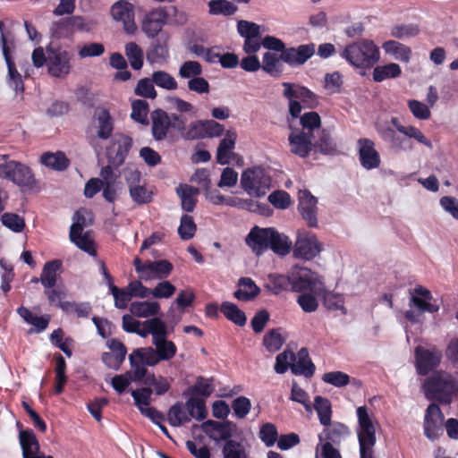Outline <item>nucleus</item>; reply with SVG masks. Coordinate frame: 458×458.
Segmentation results:
<instances>
[{"label": "nucleus", "mask_w": 458, "mask_h": 458, "mask_svg": "<svg viewBox=\"0 0 458 458\" xmlns=\"http://www.w3.org/2000/svg\"><path fill=\"white\" fill-rule=\"evenodd\" d=\"M340 56L358 69L373 67L380 58L379 48L370 39H361L347 45Z\"/></svg>", "instance_id": "nucleus-1"}, {"label": "nucleus", "mask_w": 458, "mask_h": 458, "mask_svg": "<svg viewBox=\"0 0 458 458\" xmlns=\"http://www.w3.org/2000/svg\"><path fill=\"white\" fill-rule=\"evenodd\" d=\"M424 388L428 399L437 400L445 404L452 402L458 390L456 381L444 371H437L428 377Z\"/></svg>", "instance_id": "nucleus-2"}, {"label": "nucleus", "mask_w": 458, "mask_h": 458, "mask_svg": "<svg viewBox=\"0 0 458 458\" xmlns=\"http://www.w3.org/2000/svg\"><path fill=\"white\" fill-rule=\"evenodd\" d=\"M114 131V119L110 112L105 107H97L86 129V139L89 144L98 151L100 148L99 140H108Z\"/></svg>", "instance_id": "nucleus-3"}, {"label": "nucleus", "mask_w": 458, "mask_h": 458, "mask_svg": "<svg viewBox=\"0 0 458 458\" xmlns=\"http://www.w3.org/2000/svg\"><path fill=\"white\" fill-rule=\"evenodd\" d=\"M0 179L11 181L20 187L32 188L36 185L30 168L10 159L7 155H0Z\"/></svg>", "instance_id": "nucleus-4"}, {"label": "nucleus", "mask_w": 458, "mask_h": 458, "mask_svg": "<svg viewBox=\"0 0 458 458\" xmlns=\"http://www.w3.org/2000/svg\"><path fill=\"white\" fill-rule=\"evenodd\" d=\"M357 417L359 422L357 436L360 458H374L373 447L376 444V430L365 406L357 409Z\"/></svg>", "instance_id": "nucleus-5"}, {"label": "nucleus", "mask_w": 458, "mask_h": 458, "mask_svg": "<svg viewBox=\"0 0 458 458\" xmlns=\"http://www.w3.org/2000/svg\"><path fill=\"white\" fill-rule=\"evenodd\" d=\"M431 293L422 287L414 288V293L410 299V310L405 312V318L412 323L419 322L420 316L424 312L435 313L439 310V305L432 301Z\"/></svg>", "instance_id": "nucleus-6"}, {"label": "nucleus", "mask_w": 458, "mask_h": 458, "mask_svg": "<svg viewBox=\"0 0 458 458\" xmlns=\"http://www.w3.org/2000/svg\"><path fill=\"white\" fill-rule=\"evenodd\" d=\"M152 135L153 138L161 141L169 137V130L173 129L179 132L183 129L182 114H168L164 110L157 109L151 114Z\"/></svg>", "instance_id": "nucleus-7"}, {"label": "nucleus", "mask_w": 458, "mask_h": 458, "mask_svg": "<svg viewBox=\"0 0 458 458\" xmlns=\"http://www.w3.org/2000/svg\"><path fill=\"white\" fill-rule=\"evenodd\" d=\"M270 177L260 167L248 168L241 176V186L251 197L259 198L268 191Z\"/></svg>", "instance_id": "nucleus-8"}, {"label": "nucleus", "mask_w": 458, "mask_h": 458, "mask_svg": "<svg viewBox=\"0 0 458 458\" xmlns=\"http://www.w3.org/2000/svg\"><path fill=\"white\" fill-rule=\"evenodd\" d=\"M123 177L133 202L141 205L151 201L153 192L146 186L140 171L127 167L123 171Z\"/></svg>", "instance_id": "nucleus-9"}, {"label": "nucleus", "mask_w": 458, "mask_h": 458, "mask_svg": "<svg viewBox=\"0 0 458 458\" xmlns=\"http://www.w3.org/2000/svg\"><path fill=\"white\" fill-rule=\"evenodd\" d=\"M133 265L140 280L149 281L166 278L173 270V265L165 260L142 262L140 258H135Z\"/></svg>", "instance_id": "nucleus-10"}, {"label": "nucleus", "mask_w": 458, "mask_h": 458, "mask_svg": "<svg viewBox=\"0 0 458 458\" xmlns=\"http://www.w3.org/2000/svg\"><path fill=\"white\" fill-rule=\"evenodd\" d=\"M292 249L295 258L306 260L314 259L322 250L316 235L306 230L297 231L295 243Z\"/></svg>", "instance_id": "nucleus-11"}, {"label": "nucleus", "mask_w": 458, "mask_h": 458, "mask_svg": "<svg viewBox=\"0 0 458 458\" xmlns=\"http://www.w3.org/2000/svg\"><path fill=\"white\" fill-rule=\"evenodd\" d=\"M47 54L49 74L56 78H65L71 71V54L62 47H47Z\"/></svg>", "instance_id": "nucleus-12"}, {"label": "nucleus", "mask_w": 458, "mask_h": 458, "mask_svg": "<svg viewBox=\"0 0 458 458\" xmlns=\"http://www.w3.org/2000/svg\"><path fill=\"white\" fill-rule=\"evenodd\" d=\"M4 23L0 21L1 32V47L4 61L8 68L6 82L8 86L13 89L16 93H22L24 90V84L21 73L17 71L15 64L11 57L10 47L7 44L6 37L3 31Z\"/></svg>", "instance_id": "nucleus-13"}, {"label": "nucleus", "mask_w": 458, "mask_h": 458, "mask_svg": "<svg viewBox=\"0 0 458 458\" xmlns=\"http://www.w3.org/2000/svg\"><path fill=\"white\" fill-rule=\"evenodd\" d=\"M202 431L215 442L227 441L237 434V426L230 420H207L201 424Z\"/></svg>", "instance_id": "nucleus-14"}, {"label": "nucleus", "mask_w": 458, "mask_h": 458, "mask_svg": "<svg viewBox=\"0 0 458 458\" xmlns=\"http://www.w3.org/2000/svg\"><path fill=\"white\" fill-rule=\"evenodd\" d=\"M291 291L301 293L312 291L318 283V276L303 267H293L290 271Z\"/></svg>", "instance_id": "nucleus-15"}, {"label": "nucleus", "mask_w": 458, "mask_h": 458, "mask_svg": "<svg viewBox=\"0 0 458 458\" xmlns=\"http://www.w3.org/2000/svg\"><path fill=\"white\" fill-rule=\"evenodd\" d=\"M444 415L435 403H431L426 410L424 417V434L431 441H434L443 434Z\"/></svg>", "instance_id": "nucleus-16"}, {"label": "nucleus", "mask_w": 458, "mask_h": 458, "mask_svg": "<svg viewBox=\"0 0 458 458\" xmlns=\"http://www.w3.org/2000/svg\"><path fill=\"white\" fill-rule=\"evenodd\" d=\"M283 87L284 88L283 95L289 102V113L293 118H297L302 110L299 99L313 98L314 95L308 89L289 82H284Z\"/></svg>", "instance_id": "nucleus-17"}, {"label": "nucleus", "mask_w": 458, "mask_h": 458, "mask_svg": "<svg viewBox=\"0 0 458 458\" xmlns=\"http://www.w3.org/2000/svg\"><path fill=\"white\" fill-rule=\"evenodd\" d=\"M168 14L164 8H155L145 14L141 30L148 38H156L166 24Z\"/></svg>", "instance_id": "nucleus-18"}, {"label": "nucleus", "mask_w": 458, "mask_h": 458, "mask_svg": "<svg viewBox=\"0 0 458 458\" xmlns=\"http://www.w3.org/2000/svg\"><path fill=\"white\" fill-rule=\"evenodd\" d=\"M112 17L123 24V30L127 34L132 35L137 30L134 22V6L125 1L120 0L114 3L111 7Z\"/></svg>", "instance_id": "nucleus-19"}, {"label": "nucleus", "mask_w": 458, "mask_h": 458, "mask_svg": "<svg viewBox=\"0 0 458 458\" xmlns=\"http://www.w3.org/2000/svg\"><path fill=\"white\" fill-rule=\"evenodd\" d=\"M359 160L360 165L366 170L379 167L381 157L375 148V143L369 139L361 138L357 141Z\"/></svg>", "instance_id": "nucleus-20"}, {"label": "nucleus", "mask_w": 458, "mask_h": 458, "mask_svg": "<svg viewBox=\"0 0 458 458\" xmlns=\"http://www.w3.org/2000/svg\"><path fill=\"white\" fill-rule=\"evenodd\" d=\"M318 199L307 190L299 191L298 210L310 227L318 226Z\"/></svg>", "instance_id": "nucleus-21"}, {"label": "nucleus", "mask_w": 458, "mask_h": 458, "mask_svg": "<svg viewBox=\"0 0 458 458\" xmlns=\"http://www.w3.org/2000/svg\"><path fill=\"white\" fill-rule=\"evenodd\" d=\"M316 51L315 44H303L297 47H288L282 53V60L290 66H299L305 64Z\"/></svg>", "instance_id": "nucleus-22"}, {"label": "nucleus", "mask_w": 458, "mask_h": 458, "mask_svg": "<svg viewBox=\"0 0 458 458\" xmlns=\"http://www.w3.org/2000/svg\"><path fill=\"white\" fill-rule=\"evenodd\" d=\"M415 356L419 373L426 375L439 364L442 353L436 348L428 350L421 346H418L415 350Z\"/></svg>", "instance_id": "nucleus-23"}, {"label": "nucleus", "mask_w": 458, "mask_h": 458, "mask_svg": "<svg viewBox=\"0 0 458 458\" xmlns=\"http://www.w3.org/2000/svg\"><path fill=\"white\" fill-rule=\"evenodd\" d=\"M291 152L301 157H307L313 146V136L304 131L294 129L288 138Z\"/></svg>", "instance_id": "nucleus-24"}, {"label": "nucleus", "mask_w": 458, "mask_h": 458, "mask_svg": "<svg viewBox=\"0 0 458 458\" xmlns=\"http://www.w3.org/2000/svg\"><path fill=\"white\" fill-rule=\"evenodd\" d=\"M272 229L254 227L247 235L246 243L257 255H261L269 248Z\"/></svg>", "instance_id": "nucleus-25"}, {"label": "nucleus", "mask_w": 458, "mask_h": 458, "mask_svg": "<svg viewBox=\"0 0 458 458\" xmlns=\"http://www.w3.org/2000/svg\"><path fill=\"white\" fill-rule=\"evenodd\" d=\"M152 390L148 387L133 390L131 396L134 399L135 405L140 412L152 420L162 419V415L154 408L150 407Z\"/></svg>", "instance_id": "nucleus-26"}, {"label": "nucleus", "mask_w": 458, "mask_h": 458, "mask_svg": "<svg viewBox=\"0 0 458 458\" xmlns=\"http://www.w3.org/2000/svg\"><path fill=\"white\" fill-rule=\"evenodd\" d=\"M167 338L168 330L166 326L152 343L161 360H170L177 352V347L174 343Z\"/></svg>", "instance_id": "nucleus-27"}, {"label": "nucleus", "mask_w": 458, "mask_h": 458, "mask_svg": "<svg viewBox=\"0 0 458 458\" xmlns=\"http://www.w3.org/2000/svg\"><path fill=\"white\" fill-rule=\"evenodd\" d=\"M23 458H41L39 444L32 430L21 431L19 435Z\"/></svg>", "instance_id": "nucleus-28"}, {"label": "nucleus", "mask_w": 458, "mask_h": 458, "mask_svg": "<svg viewBox=\"0 0 458 458\" xmlns=\"http://www.w3.org/2000/svg\"><path fill=\"white\" fill-rule=\"evenodd\" d=\"M131 314L137 318H157L160 314V304L157 301H133L129 306Z\"/></svg>", "instance_id": "nucleus-29"}, {"label": "nucleus", "mask_w": 458, "mask_h": 458, "mask_svg": "<svg viewBox=\"0 0 458 458\" xmlns=\"http://www.w3.org/2000/svg\"><path fill=\"white\" fill-rule=\"evenodd\" d=\"M237 133L234 130H228L225 138L220 141L216 151V161L220 165H227L235 147Z\"/></svg>", "instance_id": "nucleus-30"}, {"label": "nucleus", "mask_w": 458, "mask_h": 458, "mask_svg": "<svg viewBox=\"0 0 458 458\" xmlns=\"http://www.w3.org/2000/svg\"><path fill=\"white\" fill-rule=\"evenodd\" d=\"M291 370L294 375H303L306 377H310L314 374L315 366L306 348H301L295 355V360L291 364Z\"/></svg>", "instance_id": "nucleus-31"}, {"label": "nucleus", "mask_w": 458, "mask_h": 458, "mask_svg": "<svg viewBox=\"0 0 458 458\" xmlns=\"http://www.w3.org/2000/svg\"><path fill=\"white\" fill-rule=\"evenodd\" d=\"M176 193L181 200L182 208L186 212H192L197 204V196L199 190L188 184H180Z\"/></svg>", "instance_id": "nucleus-32"}, {"label": "nucleus", "mask_w": 458, "mask_h": 458, "mask_svg": "<svg viewBox=\"0 0 458 458\" xmlns=\"http://www.w3.org/2000/svg\"><path fill=\"white\" fill-rule=\"evenodd\" d=\"M322 433L318 435L319 442L339 443L349 435L348 428L340 422L329 423Z\"/></svg>", "instance_id": "nucleus-33"}, {"label": "nucleus", "mask_w": 458, "mask_h": 458, "mask_svg": "<svg viewBox=\"0 0 458 458\" xmlns=\"http://www.w3.org/2000/svg\"><path fill=\"white\" fill-rule=\"evenodd\" d=\"M61 267L62 262L58 259L45 263L39 277L40 283L45 288L51 289L55 286Z\"/></svg>", "instance_id": "nucleus-34"}, {"label": "nucleus", "mask_w": 458, "mask_h": 458, "mask_svg": "<svg viewBox=\"0 0 458 458\" xmlns=\"http://www.w3.org/2000/svg\"><path fill=\"white\" fill-rule=\"evenodd\" d=\"M382 48L386 55H392L395 60L408 64L411 56V49L395 40H387L383 43Z\"/></svg>", "instance_id": "nucleus-35"}, {"label": "nucleus", "mask_w": 458, "mask_h": 458, "mask_svg": "<svg viewBox=\"0 0 458 458\" xmlns=\"http://www.w3.org/2000/svg\"><path fill=\"white\" fill-rule=\"evenodd\" d=\"M238 286L239 289L234 292L233 296L239 301H252L260 293V289L256 285L255 282L250 277L240 278Z\"/></svg>", "instance_id": "nucleus-36"}, {"label": "nucleus", "mask_w": 458, "mask_h": 458, "mask_svg": "<svg viewBox=\"0 0 458 458\" xmlns=\"http://www.w3.org/2000/svg\"><path fill=\"white\" fill-rule=\"evenodd\" d=\"M165 327V322L160 318H151L142 321L141 326L136 329L137 332H134V334L141 337H147L148 335H151L153 343Z\"/></svg>", "instance_id": "nucleus-37"}, {"label": "nucleus", "mask_w": 458, "mask_h": 458, "mask_svg": "<svg viewBox=\"0 0 458 458\" xmlns=\"http://www.w3.org/2000/svg\"><path fill=\"white\" fill-rule=\"evenodd\" d=\"M269 248L279 256H286L293 248V242L287 235L280 233L273 228Z\"/></svg>", "instance_id": "nucleus-38"}, {"label": "nucleus", "mask_w": 458, "mask_h": 458, "mask_svg": "<svg viewBox=\"0 0 458 458\" xmlns=\"http://www.w3.org/2000/svg\"><path fill=\"white\" fill-rule=\"evenodd\" d=\"M183 129L179 130V133L185 140H195L205 139L204 134V120H196L186 125L187 119L182 115Z\"/></svg>", "instance_id": "nucleus-39"}, {"label": "nucleus", "mask_w": 458, "mask_h": 458, "mask_svg": "<svg viewBox=\"0 0 458 458\" xmlns=\"http://www.w3.org/2000/svg\"><path fill=\"white\" fill-rule=\"evenodd\" d=\"M391 123L396 128V130L405 135L408 138L414 139L418 142L425 145L428 148H432V142L426 138V136L422 133L420 130L414 126H403L400 123L398 118L393 117L391 119Z\"/></svg>", "instance_id": "nucleus-40"}, {"label": "nucleus", "mask_w": 458, "mask_h": 458, "mask_svg": "<svg viewBox=\"0 0 458 458\" xmlns=\"http://www.w3.org/2000/svg\"><path fill=\"white\" fill-rule=\"evenodd\" d=\"M40 162L48 168L64 171L69 166V159L60 151L55 153L46 152L40 157Z\"/></svg>", "instance_id": "nucleus-41"}, {"label": "nucleus", "mask_w": 458, "mask_h": 458, "mask_svg": "<svg viewBox=\"0 0 458 458\" xmlns=\"http://www.w3.org/2000/svg\"><path fill=\"white\" fill-rule=\"evenodd\" d=\"M93 221L91 212L87 209H81L74 213L72 216V224L70 227L69 236L75 233H82L85 227L90 225Z\"/></svg>", "instance_id": "nucleus-42"}, {"label": "nucleus", "mask_w": 458, "mask_h": 458, "mask_svg": "<svg viewBox=\"0 0 458 458\" xmlns=\"http://www.w3.org/2000/svg\"><path fill=\"white\" fill-rule=\"evenodd\" d=\"M125 55L133 70L139 71L144 64V52L135 42H129L124 47Z\"/></svg>", "instance_id": "nucleus-43"}, {"label": "nucleus", "mask_w": 458, "mask_h": 458, "mask_svg": "<svg viewBox=\"0 0 458 458\" xmlns=\"http://www.w3.org/2000/svg\"><path fill=\"white\" fill-rule=\"evenodd\" d=\"M282 54L278 56L275 53L266 52L263 55L261 69L272 76H279L283 71Z\"/></svg>", "instance_id": "nucleus-44"}, {"label": "nucleus", "mask_w": 458, "mask_h": 458, "mask_svg": "<svg viewBox=\"0 0 458 458\" xmlns=\"http://www.w3.org/2000/svg\"><path fill=\"white\" fill-rule=\"evenodd\" d=\"M114 147H116V154L113 158L114 163L121 165L123 163L132 146V140L129 136L121 134L113 140Z\"/></svg>", "instance_id": "nucleus-45"}, {"label": "nucleus", "mask_w": 458, "mask_h": 458, "mask_svg": "<svg viewBox=\"0 0 458 458\" xmlns=\"http://www.w3.org/2000/svg\"><path fill=\"white\" fill-rule=\"evenodd\" d=\"M402 70L399 64L390 63L385 65L377 66L372 73L373 80L381 82L387 79H394L401 75Z\"/></svg>", "instance_id": "nucleus-46"}, {"label": "nucleus", "mask_w": 458, "mask_h": 458, "mask_svg": "<svg viewBox=\"0 0 458 458\" xmlns=\"http://www.w3.org/2000/svg\"><path fill=\"white\" fill-rule=\"evenodd\" d=\"M169 56V50L165 42L156 40L151 43L147 52V61L149 64L165 61Z\"/></svg>", "instance_id": "nucleus-47"}, {"label": "nucleus", "mask_w": 458, "mask_h": 458, "mask_svg": "<svg viewBox=\"0 0 458 458\" xmlns=\"http://www.w3.org/2000/svg\"><path fill=\"white\" fill-rule=\"evenodd\" d=\"M155 85L168 91L176 90L178 82L175 78L165 71L158 70L151 74Z\"/></svg>", "instance_id": "nucleus-48"}, {"label": "nucleus", "mask_w": 458, "mask_h": 458, "mask_svg": "<svg viewBox=\"0 0 458 458\" xmlns=\"http://www.w3.org/2000/svg\"><path fill=\"white\" fill-rule=\"evenodd\" d=\"M267 287L274 293L291 290L290 273L288 275L271 274L267 277Z\"/></svg>", "instance_id": "nucleus-49"}, {"label": "nucleus", "mask_w": 458, "mask_h": 458, "mask_svg": "<svg viewBox=\"0 0 458 458\" xmlns=\"http://www.w3.org/2000/svg\"><path fill=\"white\" fill-rule=\"evenodd\" d=\"M183 405L188 416H191V420L195 419L200 421L207 417V411L203 400L197 397H191Z\"/></svg>", "instance_id": "nucleus-50"}, {"label": "nucleus", "mask_w": 458, "mask_h": 458, "mask_svg": "<svg viewBox=\"0 0 458 458\" xmlns=\"http://www.w3.org/2000/svg\"><path fill=\"white\" fill-rule=\"evenodd\" d=\"M221 311L225 318L234 324L242 327L246 323V316L235 304L225 301L221 305Z\"/></svg>", "instance_id": "nucleus-51"}, {"label": "nucleus", "mask_w": 458, "mask_h": 458, "mask_svg": "<svg viewBox=\"0 0 458 458\" xmlns=\"http://www.w3.org/2000/svg\"><path fill=\"white\" fill-rule=\"evenodd\" d=\"M314 408L318 413L320 423L324 426L329 425L332 414L329 400L319 395L316 396L314 400Z\"/></svg>", "instance_id": "nucleus-52"}, {"label": "nucleus", "mask_w": 458, "mask_h": 458, "mask_svg": "<svg viewBox=\"0 0 458 458\" xmlns=\"http://www.w3.org/2000/svg\"><path fill=\"white\" fill-rule=\"evenodd\" d=\"M224 458H248L246 446L235 440H227L223 446Z\"/></svg>", "instance_id": "nucleus-53"}, {"label": "nucleus", "mask_w": 458, "mask_h": 458, "mask_svg": "<svg viewBox=\"0 0 458 458\" xmlns=\"http://www.w3.org/2000/svg\"><path fill=\"white\" fill-rule=\"evenodd\" d=\"M191 416H188L183 403H177L173 405L168 411V421L173 427H179L183 423L189 422Z\"/></svg>", "instance_id": "nucleus-54"}, {"label": "nucleus", "mask_w": 458, "mask_h": 458, "mask_svg": "<svg viewBox=\"0 0 458 458\" xmlns=\"http://www.w3.org/2000/svg\"><path fill=\"white\" fill-rule=\"evenodd\" d=\"M208 12L211 15H232L237 11V6L226 0H211L208 2Z\"/></svg>", "instance_id": "nucleus-55"}, {"label": "nucleus", "mask_w": 458, "mask_h": 458, "mask_svg": "<svg viewBox=\"0 0 458 458\" xmlns=\"http://www.w3.org/2000/svg\"><path fill=\"white\" fill-rule=\"evenodd\" d=\"M72 242H73L79 249L87 252L90 256L96 255V249L94 246L93 239L90 236V232L82 233H75V235L69 236Z\"/></svg>", "instance_id": "nucleus-56"}, {"label": "nucleus", "mask_w": 458, "mask_h": 458, "mask_svg": "<svg viewBox=\"0 0 458 458\" xmlns=\"http://www.w3.org/2000/svg\"><path fill=\"white\" fill-rule=\"evenodd\" d=\"M132 354L146 366H156L161 360L153 347L139 348L133 351Z\"/></svg>", "instance_id": "nucleus-57"}, {"label": "nucleus", "mask_w": 458, "mask_h": 458, "mask_svg": "<svg viewBox=\"0 0 458 458\" xmlns=\"http://www.w3.org/2000/svg\"><path fill=\"white\" fill-rule=\"evenodd\" d=\"M134 93L142 98L155 99L157 93L152 77L139 80L134 89Z\"/></svg>", "instance_id": "nucleus-58"}, {"label": "nucleus", "mask_w": 458, "mask_h": 458, "mask_svg": "<svg viewBox=\"0 0 458 458\" xmlns=\"http://www.w3.org/2000/svg\"><path fill=\"white\" fill-rule=\"evenodd\" d=\"M148 104L142 99L133 100L131 103V117L141 124L148 123Z\"/></svg>", "instance_id": "nucleus-59"}, {"label": "nucleus", "mask_w": 458, "mask_h": 458, "mask_svg": "<svg viewBox=\"0 0 458 458\" xmlns=\"http://www.w3.org/2000/svg\"><path fill=\"white\" fill-rule=\"evenodd\" d=\"M324 305L329 310H340L344 315L347 313V310L344 307V298L340 293L333 292L325 293Z\"/></svg>", "instance_id": "nucleus-60"}, {"label": "nucleus", "mask_w": 458, "mask_h": 458, "mask_svg": "<svg viewBox=\"0 0 458 458\" xmlns=\"http://www.w3.org/2000/svg\"><path fill=\"white\" fill-rule=\"evenodd\" d=\"M203 72L201 64L197 61H186L182 63L178 71V75L182 79L191 80Z\"/></svg>", "instance_id": "nucleus-61"}, {"label": "nucleus", "mask_w": 458, "mask_h": 458, "mask_svg": "<svg viewBox=\"0 0 458 458\" xmlns=\"http://www.w3.org/2000/svg\"><path fill=\"white\" fill-rule=\"evenodd\" d=\"M60 309L66 313L74 312L78 318H88L91 312V306L89 302L61 303Z\"/></svg>", "instance_id": "nucleus-62"}, {"label": "nucleus", "mask_w": 458, "mask_h": 458, "mask_svg": "<svg viewBox=\"0 0 458 458\" xmlns=\"http://www.w3.org/2000/svg\"><path fill=\"white\" fill-rule=\"evenodd\" d=\"M284 344V339L278 329L268 331L263 338V344L270 352L278 351Z\"/></svg>", "instance_id": "nucleus-63"}, {"label": "nucleus", "mask_w": 458, "mask_h": 458, "mask_svg": "<svg viewBox=\"0 0 458 458\" xmlns=\"http://www.w3.org/2000/svg\"><path fill=\"white\" fill-rule=\"evenodd\" d=\"M176 292V288L167 280H162L154 288H151V296L156 299H169Z\"/></svg>", "instance_id": "nucleus-64"}]
</instances>
